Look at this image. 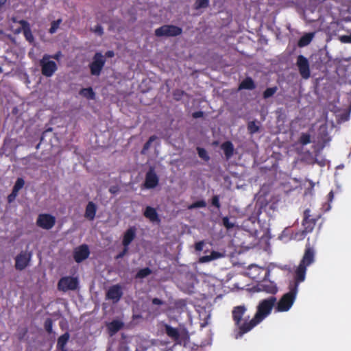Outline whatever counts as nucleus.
Here are the masks:
<instances>
[{
    "instance_id": "f257e3e1",
    "label": "nucleus",
    "mask_w": 351,
    "mask_h": 351,
    "mask_svg": "<svg viewBox=\"0 0 351 351\" xmlns=\"http://www.w3.org/2000/svg\"><path fill=\"white\" fill-rule=\"evenodd\" d=\"M247 308H234L232 311V319L237 330L234 331L235 339H239L243 335L250 332L254 327L261 322L269 315L272 308H258L254 317L249 320L250 316H245Z\"/></svg>"
},
{
    "instance_id": "5701e85b",
    "label": "nucleus",
    "mask_w": 351,
    "mask_h": 351,
    "mask_svg": "<svg viewBox=\"0 0 351 351\" xmlns=\"http://www.w3.org/2000/svg\"><path fill=\"white\" fill-rule=\"evenodd\" d=\"M221 149L223 151L227 159H230L234 154V145L231 141H226L221 144Z\"/></svg>"
},
{
    "instance_id": "412c9836",
    "label": "nucleus",
    "mask_w": 351,
    "mask_h": 351,
    "mask_svg": "<svg viewBox=\"0 0 351 351\" xmlns=\"http://www.w3.org/2000/svg\"><path fill=\"white\" fill-rule=\"evenodd\" d=\"M144 216L152 222H160V219L156 209L152 206H147L143 213Z\"/></svg>"
},
{
    "instance_id": "2f4dec72",
    "label": "nucleus",
    "mask_w": 351,
    "mask_h": 351,
    "mask_svg": "<svg viewBox=\"0 0 351 351\" xmlns=\"http://www.w3.org/2000/svg\"><path fill=\"white\" fill-rule=\"evenodd\" d=\"M62 21L61 19H58V20L52 21L51 23V27L49 29V33L51 34L56 33L59 28L60 25L62 23Z\"/></svg>"
},
{
    "instance_id": "4468645a",
    "label": "nucleus",
    "mask_w": 351,
    "mask_h": 351,
    "mask_svg": "<svg viewBox=\"0 0 351 351\" xmlns=\"http://www.w3.org/2000/svg\"><path fill=\"white\" fill-rule=\"evenodd\" d=\"M158 176L156 173L154 169L151 167L146 173L144 186L148 189H154L158 184Z\"/></svg>"
},
{
    "instance_id": "4be33fe9",
    "label": "nucleus",
    "mask_w": 351,
    "mask_h": 351,
    "mask_svg": "<svg viewBox=\"0 0 351 351\" xmlns=\"http://www.w3.org/2000/svg\"><path fill=\"white\" fill-rule=\"evenodd\" d=\"M224 256L223 253L212 251L209 255H204L199 258V262L201 263H208L210 261L219 259Z\"/></svg>"
},
{
    "instance_id": "cd10ccee",
    "label": "nucleus",
    "mask_w": 351,
    "mask_h": 351,
    "mask_svg": "<svg viewBox=\"0 0 351 351\" xmlns=\"http://www.w3.org/2000/svg\"><path fill=\"white\" fill-rule=\"evenodd\" d=\"M276 298L274 296H270L261 300L257 307H276Z\"/></svg>"
},
{
    "instance_id": "c03bdc74",
    "label": "nucleus",
    "mask_w": 351,
    "mask_h": 351,
    "mask_svg": "<svg viewBox=\"0 0 351 351\" xmlns=\"http://www.w3.org/2000/svg\"><path fill=\"white\" fill-rule=\"evenodd\" d=\"M93 31L99 36H101L104 34L103 27L101 25L99 24L94 27Z\"/></svg>"
},
{
    "instance_id": "c756f323",
    "label": "nucleus",
    "mask_w": 351,
    "mask_h": 351,
    "mask_svg": "<svg viewBox=\"0 0 351 351\" xmlns=\"http://www.w3.org/2000/svg\"><path fill=\"white\" fill-rule=\"evenodd\" d=\"M152 274V271L149 267H145L139 269L135 275V278L136 279H143L146 278Z\"/></svg>"
},
{
    "instance_id": "e433bc0d",
    "label": "nucleus",
    "mask_w": 351,
    "mask_h": 351,
    "mask_svg": "<svg viewBox=\"0 0 351 351\" xmlns=\"http://www.w3.org/2000/svg\"><path fill=\"white\" fill-rule=\"evenodd\" d=\"M206 206V203L204 200H199L193 202L188 206L189 209H194L197 208H204Z\"/></svg>"
},
{
    "instance_id": "423d86ee",
    "label": "nucleus",
    "mask_w": 351,
    "mask_h": 351,
    "mask_svg": "<svg viewBox=\"0 0 351 351\" xmlns=\"http://www.w3.org/2000/svg\"><path fill=\"white\" fill-rule=\"evenodd\" d=\"M78 286L79 280L77 277L64 276L62 277L58 282V290L64 292H66L69 290H76Z\"/></svg>"
},
{
    "instance_id": "e2e57ef3",
    "label": "nucleus",
    "mask_w": 351,
    "mask_h": 351,
    "mask_svg": "<svg viewBox=\"0 0 351 351\" xmlns=\"http://www.w3.org/2000/svg\"><path fill=\"white\" fill-rule=\"evenodd\" d=\"M237 307L240 308V307H243V306H237Z\"/></svg>"
},
{
    "instance_id": "a878e982",
    "label": "nucleus",
    "mask_w": 351,
    "mask_h": 351,
    "mask_svg": "<svg viewBox=\"0 0 351 351\" xmlns=\"http://www.w3.org/2000/svg\"><path fill=\"white\" fill-rule=\"evenodd\" d=\"M70 335L69 332H65L58 339L57 342V349L58 350H67L66 348V345L69 341Z\"/></svg>"
},
{
    "instance_id": "5fc2aeb1",
    "label": "nucleus",
    "mask_w": 351,
    "mask_h": 351,
    "mask_svg": "<svg viewBox=\"0 0 351 351\" xmlns=\"http://www.w3.org/2000/svg\"><path fill=\"white\" fill-rule=\"evenodd\" d=\"M328 200L331 202L334 197V193L331 191L328 195Z\"/></svg>"
},
{
    "instance_id": "7c9ffc66",
    "label": "nucleus",
    "mask_w": 351,
    "mask_h": 351,
    "mask_svg": "<svg viewBox=\"0 0 351 351\" xmlns=\"http://www.w3.org/2000/svg\"><path fill=\"white\" fill-rule=\"evenodd\" d=\"M277 86H273L266 88V90L263 93V99H266L272 97L277 92Z\"/></svg>"
},
{
    "instance_id": "7ed1b4c3",
    "label": "nucleus",
    "mask_w": 351,
    "mask_h": 351,
    "mask_svg": "<svg viewBox=\"0 0 351 351\" xmlns=\"http://www.w3.org/2000/svg\"><path fill=\"white\" fill-rule=\"evenodd\" d=\"M39 64L41 68V73L45 77H51L58 69L56 63L50 60L49 54H44L39 62Z\"/></svg>"
},
{
    "instance_id": "4d7b16f0",
    "label": "nucleus",
    "mask_w": 351,
    "mask_h": 351,
    "mask_svg": "<svg viewBox=\"0 0 351 351\" xmlns=\"http://www.w3.org/2000/svg\"><path fill=\"white\" fill-rule=\"evenodd\" d=\"M22 31H23V26H21V27H19V29H17L16 30V33H17V34H18V33L21 32Z\"/></svg>"
},
{
    "instance_id": "a211bd4d",
    "label": "nucleus",
    "mask_w": 351,
    "mask_h": 351,
    "mask_svg": "<svg viewBox=\"0 0 351 351\" xmlns=\"http://www.w3.org/2000/svg\"><path fill=\"white\" fill-rule=\"evenodd\" d=\"M196 311L198 314L201 327L206 326L210 319V311L207 308H196Z\"/></svg>"
},
{
    "instance_id": "0eeeda50",
    "label": "nucleus",
    "mask_w": 351,
    "mask_h": 351,
    "mask_svg": "<svg viewBox=\"0 0 351 351\" xmlns=\"http://www.w3.org/2000/svg\"><path fill=\"white\" fill-rule=\"evenodd\" d=\"M319 217H311V210L310 209L307 208L304 211L303 213V220L302 225L304 228V230H302V234L306 235L308 233L311 232L316 224V222Z\"/></svg>"
},
{
    "instance_id": "6e6d98bb",
    "label": "nucleus",
    "mask_w": 351,
    "mask_h": 351,
    "mask_svg": "<svg viewBox=\"0 0 351 351\" xmlns=\"http://www.w3.org/2000/svg\"><path fill=\"white\" fill-rule=\"evenodd\" d=\"M278 312L287 311L290 308H276Z\"/></svg>"
},
{
    "instance_id": "37998d69",
    "label": "nucleus",
    "mask_w": 351,
    "mask_h": 351,
    "mask_svg": "<svg viewBox=\"0 0 351 351\" xmlns=\"http://www.w3.org/2000/svg\"><path fill=\"white\" fill-rule=\"evenodd\" d=\"M211 204H212L213 206H214L217 208H218V209L220 208L221 204H220V202H219V195H214L212 197Z\"/></svg>"
},
{
    "instance_id": "603ef678",
    "label": "nucleus",
    "mask_w": 351,
    "mask_h": 351,
    "mask_svg": "<svg viewBox=\"0 0 351 351\" xmlns=\"http://www.w3.org/2000/svg\"><path fill=\"white\" fill-rule=\"evenodd\" d=\"M152 303L156 305H160L162 304V302L161 300L156 298L153 299Z\"/></svg>"
},
{
    "instance_id": "f704fd0d",
    "label": "nucleus",
    "mask_w": 351,
    "mask_h": 351,
    "mask_svg": "<svg viewBox=\"0 0 351 351\" xmlns=\"http://www.w3.org/2000/svg\"><path fill=\"white\" fill-rule=\"evenodd\" d=\"M209 5V0H196L194 4V8L199 10L206 8Z\"/></svg>"
},
{
    "instance_id": "680f3d73",
    "label": "nucleus",
    "mask_w": 351,
    "mask_h": 351,
    "mask_svg": "<svg viewBox=\"0 0 351 351\" xmlns=\"http://www.w3.org/2000/svg\"><path fill=\"white\" fill-rule=\"evenodd\" d=\"M60 351H68L67 350H60Z\"/></svg>"
},
{
    "instance_id": "13d9d810",
    "label": "nucleus",
    "mask_w": 351,
    "mask_h": 351,
    "mask_svg": "<svg viewBox=\"0 0 351 351\" xmlns=\"http://www.w3.org/2000/svg\"><path fill=\"white\" fill-rule=\"evenodd\" d=\"M6 0H0V8L5 3Z\"/></svg>"
},
{
    "instance_id": "864d4df0",
    "label": "nucleus",
    "mask_w": 351,
    "mask_h": 351,
    "mask_svg": "<svg viewBox=\"0 0 351 351\" xmlns=\"http://www.w3.org/2000/svg\"><path fill=\"white\" fill-rule=\"evenodd\" d=\"M184 92L183 90H177L174 93V96L175 97H176L177 95L182 96L184 95Z\"/></svg>"
},
{
    "instance_id": "f3484780",
    "label": "nucleus",
    "mask_w": 351,
    "mask_h": 351,
    "mask_svg": "<svg viewBox=\"0 0 351 351\" xmlns=\"http://www.w3.org/2000/svg\"><path fill=\"white\" fill-rule=\"evenodd\" d=\"M136 228L134 226L130 227L125 232L123 237L122 245L123 247H129L132 241L136 237Z\"/></svg>"
},
{
    "instance_id": "f8f14e48",
    "label": "nucleus",
    "mask_w": 351,
    "mask_h": 351,
    "mask_svg": "<svg viewBox=\"0 0 351 351\" xmlns=\"http://www.w3.org/2000/svg\"><path fill=\"white\" fill-rule=\"evenodd\" d=\"M90 253L88 245L82 244L74 249L73 258L77 263H80L88 258Z\"/></svg>"
},
{
    "instance_id": "dca6fc26",
    "label": "nucleus",
    "mask_w": 351,
    "mask_h": 351,
    "mask_svg": "<svg viewBox=\"0 0 351 351\" xmlns=\"http://www.w3.org/2000/svg\"><path fill=\"white\" fill-rule=\"evenodd\" d=\"M12 21L16 23V20L13 18ZM21 26H23V33L25 38V39L30 43H33L34 40V36L32 34L29 23L25 20H20L17 21Z\"/></svg>"
},
{
    "instance_id": "4c0bfd02",
    "label": "nucleus",
    "mask_w": 351,
    "mask_h": 351,
    "mask_svg": "<svg viewBox=\"0 0 351 351\" xmlns=\"http://www.w3.org/2000/svg\"><path fill=\"white\" fill-rule=\"evenodd\" d=\"M25 181L22 178H17L14 186L13 189L16 190V191H19L24 186Z\"/></svg>"
},
{
    "instance_id": "a18cd8bd",
    "label": "nucleus",
    "mask_w": 351,
    "mask_h": 351,
    "mask_svg": "<svg viewBox=\"0 0 351 351\" xmlns=\"http://www.w3.org/2000/svg\"><path fill=\"white\" fill-rule=\"evenodd\" d=\"M128 251V247H123V250L116 256L115 258L119 259V258H123L126 254Z\"/></svg>"
},
{
    "instance_id": "79ce46f5",
    "label": "nucleus",
    "mask_w": 351,
    "mask_h": 351,
    "mask_svg": "<svg viewBox=\"0 0 351 351\" xmlns=\"http://www.w3.org/2000/svg\"><path fill=\"white\" fill-rule=\"evenodd\" d=\"M18 193H19L18 191H16V190L12 189L11 193L10 195H8V198H7L8 202L9 204L13 202L15 200L16 197L18 195Z\"/></svg>"
},
{
    "instance_id": "49530a36",
    "label": "nucleus",
    "mask_w": 351,
    "mask_h": 351,
    "mask_svg": "<svg viewBox=\"0 0 351 351\" xmlns=\"http://www.w3.org/2000/svg\"><path fill=\"white\" fill-rule=\"evenodd\" d=\"M340 40L344 43H351V35H345L340 37Z\"/></svg>"
},
{
    "instance_id": "09e8293b",
    "label": "nucleus",
    "mask_w": 351,
    "mask_h": 351,
    "mask_svg": "<svg viewBox=\"0 0 351 351\" xmlns=\"http://www.w3.org/2000/svg\"><path fill=\"white\" fill-rule=\"evenodd\" d=\"M49 56H50V59L53 58V59H55V60L58 61L61 58V57L62 56V52L60 51H58V52H56L53 55H49Z\"/></svg>"
},
{
    "instance_id": "9b49d317",
    "label": "nucleus",
    "mask_w": 351,
    "mask_h": 351,
    "mask_svg": "<svg viewBox=\"0 0 351 351\" xmlns=\"http://www.w3.org/2000/svg\"><path fill=\"white\" fill-rule=\"evenodd\" d=\"M106 332L110 337H113L125 326V323L121 319H114L105 323Z\"/></svg>"
},
{
    "instance_id": "393cba45",
    "label": "nucleus",
    "mask_w": 351,
    "mask_h": 351,
    "mask_svg": "<svg viewBox=\"0 0 351 351\" xmlns=\"http://www.w3.org/2000/svg\"><path fill=\"white\" fill-rule=\"evenodd\" d=\"M315 34L313 32L306 33L299 39L298 46L299 47H304L308 45L312 41Z\"/></svg>"
},
{
    "instance_id": "052dcab7",
    "label": "nucleus",
    "mask_w": 351,
    "mask_h": 351,
    "mask_svg": "<svg viewBox=\"0 0 351 351\" xmlns=\"http://www.w3.org/2000/svg\"><path fill=\"white\" fill-rule=\"evenodd\" d=\"M3 72L2 68L0 66V73Z\"/></svg>"
},
{
    "instance_id": "a19ab883",
    "label": "nucleus",
    "mask_w": 351,
    "mask_h": 351,
    "mask_svg": "<svg viewBox=\"0 0 351 351\" xmlns=\"http://www.w3.org/2000/svg\"><path fill=\"white\" fill-rule=\"evenodd\" d=\"M222 223L224 227H226L228 230H230L234 226V223L230 221L228 217H224L222 219Z\"/></svg>"
},
{
    "instance_id": "bf43d9fd",
    "label": "nucleus",
    "mask_w": 351,
    "mask_h": 351,
    "mask_svg": "<svg viewBox=\"0 0 351 351\" xmlns=\"http://www.w3.org/2000/svg\"><path fill=\"white\" fill-rule=\"evenodd\" d=\"M310 184L312 188L314 186V183L312 181H310Z\"/></svg>"
},
{
    "instance_id": "3c124183",
    "label": "nucleus",
    "mask_w": 351,
    "mask_h": 351,
    "mask_svg": "<svg viewBox=\"0 0 351 351\" xmlns=\"http://www.w3.org/2000/svg\"><path fill=\"white\" fill-rule=\"evenodd\" d=\"M106 58H112L114 56V53L112 50L107 51L105 53V56H104Z\"/></svg>"
},
{
    "instance_id": "bb28decb",
    "label": "nucleus",
    "mask_w": 351,
    "mask_h": 351,
    "mask_svg": "<svg viewBox=\"0 0 351 351\" xmlns=\"http://www.w3.org/2000/svg\"><path fill=\"white\" fill-rule=\"evenodd\" d=\"M256 88L255 83L254 80L250 77H247L245 78L241 83L239 84V89H246V90H253Z\"/></svg>"
},
{
    "instance_id": "ddd939ff",
    "label": "nucleus",
    "mask_w": 351,
    "mask_h": 351,
    "mask_svg": "<svg viewBox=\"0 0 351 351\" xmlns=\"http://www.w3.org/2000/svg\"><path fill=\"white\" fill-rule=\"evenodd\" d=\"M297 288L294 287L285 293L280 300L276 307H291L295 299Z\"/></svg>"
},
{
    "instance_id": "b1692460",
    "label": "nucleus",
    "mask_w": 351,
    "mask_h": 351,
    "mask_svg": "<svg viewBox=\"0 0 351 351\" xmlns=\"http://www.w3.org/2000/svg\"><path fill=\"white\" fill-rule=\"evenodd\" d=\"M269 274H270V271L267 270L265 271V274L263 278V283L267 282V280L269 278ZM269 282V286L266 285L265 284H263L262 285L263 287L267 292L271 293H275L277 291L276 286L275 285H274L271 282Z\"/></svg>"
},
{
    "instance_id": "9d476101",
    "label": "nucleus",
    "mask_w": 351,
    "mask_h": 351,
    "mask_svg": "<svg viewBox=\"0 0 351 351\" xmlns=\"http://www.w3.org/2000/svg\"><path fill=\"white\" fill-rule=\"evenodd\" d=\"M32 258V253L26 251H21L15 258V268L22 271L29 264Z\"/></svg>"
},
{
    "instance_id": "aec40b11",
    "label": "nucleus",
    "mask_w": 351,
    "mask_h": 351,
    "mask_svg": "<svg viewBox=\"0 0 351 351\" xmlns=\"http://www.w3.org/2000/svg\"><path fill=\"white\" fill-rule=\"evenodd\" d=\"M97 213V206L96 204L93 202H89L85 209V213L84 217L89 221H93Z\"/></svg>"
},
{
    "instance_id": "f03ea898",
    "label": "nucleus",
    "mask_w": 351,
    "mask_h": 351,
    "mask_svg": "<svg viewBox=\"0 0 351 351\" xmlns=\"http://www.w3.org/2000/svg\"><path fill=\"white\" fill-rule=\"evenodd\" d=\"M315 261V251L310 245V243H308L306 245L302 258L294 272V287L297 288L300 283L304 281L306 278V268L312 265Z\"/></svg>"
},
{
    "instance_id": "72a5a7b5",
    "label": "nucleus",
    "mask_w": 351,
    "mask_h": 351,
    "mask_svg": "<svg viewBox=\"0 0 351 351\" xmlns=\"http://www.w3.org/2000/svg\"><path fill=\"white\" fill-rule=\"evenodd\" d=\"M198 156L200 158L204 160L206 162H208L210 160V156H208L206 150L202 147L197 148Z\"/></svg>"
},
{
    "instance_id": "58836bf2",
    "label": "nucleus",
    "mask_w": 351,
    "mask_h": 351,
    "mask_svg": "<svg viewBox=\"0 0 351 351\" xmlns=\"http://www.w3.org/2000/svg\"><path fill=\"white\" fill-rule=\"evenodd\" d=\"M154 136H152L149 137V140L143 145V149L141 150V154H145L146 151L149 149L152 142L154 141Z\"/></svg>"
},
{
    "instance_id": "c9c22d12",
    "label": "nucleus",
    "mask_w": 351,
    "mask_h": 351,
    "mask_svg": "<svg viewBox=\"0 0 351 351\" xmlns=\"http://www.w3.org/2000/svg\"><path fill=\"white\" fill-rule=\"evenodd\" d=\"M247 130L252 134L256 133L259 130V126L255 121H250L247 124Z\"/></svg>"
},
{
    "instance_id": "1a4fd4ad",
    "label": "nucleus",
    "mask_w": 351,
    "mask_h": 351,
    "mask_svg": "<svg viewBox=\"0 0 351 351\" xmlns=\"http://www.w3.org/2000/svg\"><path fill=\"white\" fill-rule=\"evenodd\" d=\"M56 223V218L50 214H40L36 220V225L45 230L51 229Z\"/></svg>"
},
{
    "instance_id": "20e7f679",
    "label": "nucleus",
    "mask_w": 351,
    "mask_h": 351,
    "mask_svg": "<svg viewBox=\"0 0 351 351\" xmlns=\"http://www.w3.org/2000/svg\"><path fill=\"white\" fill-rule=\"evenodd\" d=\"M106 58L101 52H96L93 57V61L89 64L90 74L95 76L100 75L105 65Z\"/></svg>"
},
{
    "instance_id": "6ab92c4d",
    "label": "nucleus",
    "mask_w": 351,
    "mask_h": 351,
    "mask_svg": "<svg viewBox=\"0 0 351 351\" xmlns=\"http://www.w3.org/2000/svg\"><path fill=\"white\" fill-rule=\"evenodd\" d=\"M165 332L173 341H178L180 339V335L178 328L171 327L168 324H165Z\"/></svg>"
},
{
    "instance_id": "39448f33",
    "label": "nucleus",
    "mask_w": 351,
    "mask_h": 351,
    "mask_svg": "<svg viewBox=\"0 0 351 351\" xmlns=\"http://www.w3.org/2000/svg\"><path fill=\"white\" fill-rule=\"evenodd\" d=\"M182 29L173 25H164L155 29L154 34L157 37H174L180 35Z\"/></svg>"
},
{
    "instance_id": "de8ad7c7",
    "label": "nucleus",
    "mask_w": 351,
    "mask_h": 351,
    "mask_svg": "<svg viewBox=\"0 0 351 351\" xmlns=\"http://www.w3.org/2000/svg\"><path fill=\"white\" fill-rule=\"evenodd\" d=\"M204 245V242L203 241H198L195 244V249L196 251H202L203 250Z\"/></svg>"
},
{
    "instance_id": "ea45409f",
    "label": "nucleus",
    "mask_w": 351,
    "mask_h": 351,
    "mask_svg": "<svg viewBox=\"0 0 351 351\" xmlns=\"http://www.w3.org/2000/svg\"><path fill=\"white\" fill-rule=\"evenodd\" d=\"M45 328L48 333L52 332L53 322L51 318H47L45 321L44 324Z\"/></svg>"
},
{
    "instance_id": "6e6552de",
    "label": "nucleus",
    "mask_w": 351,
    "mask_h": 351,
    "mask_svg": "<svg viewBox=\"0 0 351 351\" xmlns=\"http://www.w3.org/2000/svg\"><path fill=\"white\" fill-rule=\"evenodd\" d=\"M296 65L302 77L307 80L311 76L310 65L308 59L303 55H299L297 58Z\"/></svg>"
},
{
    "instance_id": "8fccbe9b",
    "label": "nucleus",
    "mask_w": 351,
    "mask_h": 351,
    "mask_svg": "<svg viewBox=\"0 0 351 351\" xmlns=\"http://www.w3.org/2000/svg\"><path fill=\"white\" fill-rule=\"evenodd\" d=\"M204 116V112L201 110L193 112L192 117L195 119L201 118Z\"/></svg>"
},
{
    "instance_id": "2eb2a0df",
    "label": "nucleus",
    "mask_w": 351,
    "mask_h": 351,
    "mask_svg": "<svg viewBox=\"0 0 351 351\" xmlns=\"http://www.w3.org/2000/svg\"><path fill=\"white\" fill-rule=\"evenodd\" d=\"M123 295L122 288L119 285H115L109 288L106 293L108 299L118 302Z\"/></svg>"
},
{
    "instance_id": "473e14b6",
    "label": "nucleus",
    "mask_w": 351,
    "mask_h": 351,
    "mask_svg": "<svg viewBox=\"0 0 351 351\" xmlns=\"http://www.w3.org/2000/svg\"><path fill=\"white\" fill-rule=\"evenodd\" d=\"M298 141L302 145H306L311 143V135L308 133H302Z\"/></svg>"
},
{
    "instance_id": "c85d7f7f",
    "label": "nucleus",
    "mask_w": 351,
    "mask_h": 351,
    "mask_svg": "<svg viewBox=\"0 0 351 351\" xmlns=\"http://www.w3.org/2000/svg\"><path fill=\"white\" fill-rule=\"evenodd\" d=\"M80 94L88 99H94L95 97V93L91 87L82 88Z\"/></svg>"
}]
</instances>
